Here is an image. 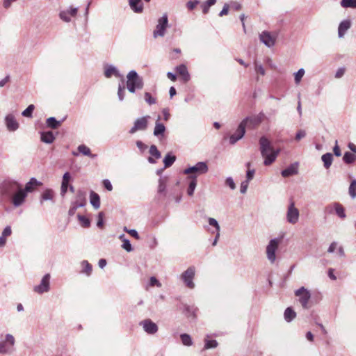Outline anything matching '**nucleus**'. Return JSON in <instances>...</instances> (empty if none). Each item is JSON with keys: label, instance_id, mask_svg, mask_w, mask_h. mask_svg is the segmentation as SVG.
<instances>
[{"label": "nucleus", "instance_id": "f257e3e1", "mask_svg": "<svg viewBox=\"0 0 356 356\" xmlns=\"http://www.w3.org/2000/svg\"><path fill=\"white\" fill-rule=\"evenodd\" d=\"M259 145L261 154L264 159V164L265 165H270L275 161L280 153V150L275 149L269 140L265 136L260 138Z\"/></svg>", "mask_w": 356, "mask_h": 356}, {"label": "nucleus", "instance_id": "f03ea898", "mask_svg": "<svg viewBox=\"0 0 356 356\" xmlns=\"http://www.w3.org/2000/svg\"><path fill=\"white\" fill-rule=\"evenodd\" d=\"M127 88L131 93H135L136 90H141L144 86L143 79L136 71L131 70L127 75Z\"/></svg>", "mask_w": 356, "mask_h": 356}, {"label": "nucleus", "instance_id": "7ed1b4c3", "mask_svg": "<svg viewBox=\"0 0 356 356\" xmlns=\"http://www.w3.org/2000/svg\"><path fill=\"white\" fill-rule=\"evenodd\" d=\"M21 184L14 180H6L0 186V193L5 196H12L17 190L20 189Z\"/></svg>", "mask_w": 356, "mask_h": 356}, {"label": "nucleus", "instance_id": "20e7f679", "mask_svg": "<svg viewBox=\"0 0 356 356\" xmlns=\"http://www.w3.org/2000/svg\"><path fill=\"white\" fill-rule=\"evenodd\" d=\"M281 242V239L278 238H275L271 239L268 244L266 246V257L268 261L273 264L276 260V251L278 249L280 243Z\"/></svg>", "mask_w": 356, "mask_h": 356}, {"label": "nucleus", "instance_id": "39448f33", "mask_svg": "<svg viewBox=\"0 0 356 356\" xmlns=\"http://www.w3.org/2000/svg\"><path fill=\"white\" fill-rule=\"evenodd\" d=\"M209 170L208 165L205 162H198L195 165L189 167L184 170V173L186 175H195L196 177L197 175H204L207 173Z\"/></svg>", "mask_w": 356, "mask_h": 356}, {"label": "nucleus", "instance_id": "423d86ee", "mask_svg": "<svg viewBox=\"0 0 356 356\" xmlns=\"http://www.w3.org/2000/svg\"><path fill=\"white\" fill-rule=\"evenodd\" d=\"M168 25V15L165 14L158 19V24L156 26V29L153 31V37L154 38L158 37H163L165 34Z\"/></svg>", "mask_w": 356, "mask_h": 356}, {"label": "nucleus", "instance_id": "0eeeda50", "mask_svg": "<svg viewBox=\"0 0 356 356\" xmlns=\"http://www.w3.org/2000/svg\"><path fill=\"white\" fill-rule=\"evenodd\" d=\"M195 275V268L194 266H190L182 273L180 275V278L188 288L192 289L195 287V283L193 282Z\"/></svg>", "mask_w": 356, "mask_h": 356}, {"label": "nucleus", "instance_id": "6e6552de", "mask_svg": "<svg viewBox=\"0 0 356 356\" xmlns=\"http://www.w3.org/2000/svg\"><path fill=\"white\" fill-rule=\"evenodd\" d=\"M150 119L149 115H145L141 118H137L134 122L133 127L129 131L130 134H134L137 131H145L148 126L149 120Z\"/></svg>", "mask_w": 356, "mask_h": 356}, {"label": "nucleus", "instance_id": "1a4fd4ad", "mask_svg": "<svg viewBox=\"0 0 356 356\" xmlns=\"http://www.w3.org/2000/svg\"><path fill=\"white\" fill-rule=\"evenodd\" d=\"M264 115L262 113H260L257 115L247 117L241 122L240 124H242L245 129L246 127L253 129L261 123L264 120Z\"/></svg>", "mask_w": 356, "mask_h": 356}, {"label": "nucleus", "instance_id": "9d476101", "mask_svg": "<svg viewBox=\"0 0 356 356\" xmlns=\"http://www.w3.org/2000/svg\"><path fill=\"white\" fill-rule=\"evenodd\" d=\"M296 296L299 298V301L302 307L305 309L308 308V303L311 298V293L309 290L305 289L304 286L295 291Z\"/></svg>", "mask_w": 356, "mask_h": 356}, {"label": "nucleus", "instance_id": "9b49d317", "mask_svg": "<svg viewBox=\"0 0 356 356\" xmlns=\"http://www.w3.org/2000/svg\"><path fill=\"white\" fill-rule=\"evenodd\" d=\"M50 274H45L42 277L40 284L36 285L33 287V291L38 294H42L44 293L48 292L50 289Z\"/></svg>", "mask_w": 356, "mask_h": 356}, {"label": "nucleus", "instance_id": "f8f14e48", "mask_svg": "<svg viewBox=\"0 0 356 356\" xmlns=\"http://www.w3.org/2000/svg\"><path fill=\"white\" fill-rule=\"evenodd\" d=\"M300 213L298 209L295 207L293 202H291L288 207L286 212L287 221L291 224H296L299 220Z\"/></svg>", "mask_w": 356, "mask_h": 356}, {"label": "nucleus", "instance_id": "ddd939ff", "mask_svg": "<svg viewBox=\"0 0 356 356\" xmlns=\"http://www.w3.org/2000/svg\"><path fill=\"white\" fill-rule=\"evenodd\" d=\"M143 330L148 334H154L158 332V325L151 319H145L139 323Z\"/></svg>", "mask_w": 356, "mask_h": 356}, {"label": "nucleus", "instance_id": "4468645a", "mask_svg": "<svg viewBox=\"0 0 356 356\" xmlns=\"http://www.w3.org/2000/svg\"><path fill=\"white\" fill-rule=\"evenodd\" d=\"M27 197V194L22 190V186L20 189L17 190L13 195H12V203L15 207H18L21 206L25 202L26 197Z\"/></svg>", "mask_w": 356, "mask_h": 356}, {"label": "nucleus", "instance_id": "2eb2a0df", "mask_svg": "<svg viewBox=\"0 0 356 356\" xmlns=\"http://www.w3.org/2000/svg\"><path fill=\"white\" fill-rule=\"evenodd\" d=\"M259 39L260 41L268 47L274 46L276 41V37L270 34L268 31H263L259 35Z\"/></svg>", "mask_w": 356, "mask_h": 356}, {"label": "nucleus", "instance_id": "dca6fc26", "mask_svg": "<svg viewBox=\"0 0 356 356\" xmlns=\"http://www.w3.org/2000/svg\"><path fill=\"white\" fill-rule=\"evenodd\" d=\"M5 123L10 131H15L19 128V123L13 114H8L6 116Z\"/></svg>", "mask_w": 356, "mask_h": 356}, {"label": "nucleus", "instance_id": "f3484780", "mask_svg": "<svg viewBox=\"0 0 356 356\" xmlns=\"http://www.w3.org/2000/svg\"><path fill=\"white\" fill-rule=\"evenodd\" d=\"M104 76L106 78H111L112 76H115L123 80V75H122L117 67L113 65H106L104 66Z\"/></svg>", "mask_w": 356, "mask_h": 356}, {"label": "nucleus", "instance_id": "a211bd4d", "mask_svg": "<svg viewBox=\"0 0 356 356\" xmlns=\"http://www.w3.org/2000/svg\"><path fill=\"white\" fill-rule=\"evenodd\" d=\"M245 134V129L242 124L238 125L236 132L229 136V143L234 145L237 141L241 140Z\"/></svg>", "mask_w": 356, "mask_h": 356}, {"label": "nucleus", "instance_id": "6ab92c4d", "mask_svg": "<svg viewBox=\"0 0 356 356\" xmlns=\"http://www.w3.org/2000/svg\"><path fill=\"white\" fill-rule=\"evenodd\" d=\"M168 177H161L159 179V186H158V195L162 197L167 196L166 187L168 184Z\"/></svg>", "mask_w": 356, "mask_h": 356}, {"label": "nucleus", "instance_id": "aec40b11", "mask_svg": "<svg viewBox=\"0 0 356 356\" xmlns=\"http://www.w3.org/2000/svg\"><path fill=\"white\" fill-rule=\"evenodd\" d=\"M175 70L177 73L181 76L184 82H188L190 80L191 76L185 65L181 64L177 66Z\"/></svg>", "mask_w": 356, "mask_h": 356}, {"label": "nucleus", "instance_id": "412c9836", "mask_svg": "<svg viewBox=\"0 0 356 356\" xmlns=\"http://www.w3.org/2000/svg\"><path fill=\"white\" fill-rule=\"evenodd\" d=\"M351 22L349 19L342 21L338 27V36L339 38H343L346 31L350 28Z\"/></svg>", "mask_w": 356, "mask_h": 356}, {"label": "nucleus", "instance_id": "4be33fe9", "mask_svg": "<svg viewBox=\"0 0 356 356\" xmlns=\"http://www.w3.org/2000/svg\"><path fill=\"white\" fill-rule=\"evenodd\" d=\"M42 185V183L38 181L35 178L32 177L25 185L24 188H22L24 191L27 194V193L33 192L35 187L40 186Z\"/></svg>", "mask_w": 356, "mask_h": 356}, {"label": "nucleus", "instance_id": "5701e85b", "mask_svg": "<svg viewBox=\"0 0 356 356\" xmlns=\"http://www.w3.org/2000/svg\"><path fill=\"white\" fill-rule=\"evenodd\" d=\"M73 202L79 204L78 206L83 207L86 204V193L83 191L79 190L76 193L75 200Z\"/></svg>", "mask_w": 356, "mask_h": 356}, {"label": "nucleus", "instance_id": "b1692460", "mask_svg": "<svg viewBox=\"0 0 356 356\" xmlns=\"http://www.w3.org/2000/svg\"><path fill=\"white\" fill-rule=\"evenodd\" d=\"M298 163L291 164L289 167L282 171V176L284 177H288L298 174Z\"/></svg>", "mask_w": 356, "mask_h": 356}, {"label": "nucleus", "instance_id": "393cba45", "mask_svg": "<svg viewBox=\"0 0 356 356\" xmlns=\"http://www.w3.org/2000/svg\"><path fill=\"white\" fill-rule=\"evenodd\" d=\"M160 120L161 118L159 116L156 121L155 127L154 129V135L156 137L163 136L165 131V127L163 123L160 122Z\"/></svg>", "mask_w": 356, "mask_h": 356}, {"label": "nucleus", "instance_id": "a878e982", "mask_svg": "<svg viewBox=\"0 0 356 356\" xmlns=\"http://www.w3.org/2000/svg\"><path fill=\"white\" fill-rule=\"evenodd\" d=\"M71 178L70 174L68 172H66L63 176V181L61 184L60 188V194L62 196H64L67 192L68 183Z\"/></svg>", "mask_w": 356, "mask_h": 356}, {"label": "nucleus", "instance_id": "bb28decb", "mask_svg": "<svg viewBox=\"0 0 356 356\" xmlns=\"http://www.w3.org/2000/svg\"><path fill=\"white\" fill-rule=\"evenodd\" d=\"M90 202L95 209H98L100 207V197L92 191L90 193Z\"/></svg>", "mask_w": 356, "mask_h": 356}, {"label": "nucleus", "instance_id": "cd10ccee", "mask_svg": "<svg viewBox=\"0 0 356 356\" xmlns=\"http://www.w3.org/2000/svg\"><path fill=\"white\" fill-rule=\"evenodd\" d=\"M188 179H189L190 183L187 189V194L189 196H192L194 193L195 189L197 186V179H196V175H191L188 177Z\"/></svg>", "mask_w": 356, "mask_h": 356}, {"label": "nucleus", "instance_id": "c85d7f7f", "mask_svg": "<svg viewBox=\"0 0 356 356\" xmlns=\"http://www.w3.org/2000/svg\"><path fill=\"white\" fill-rule=\"evenodd\" d=\"M77 149L79 153L82 154L84 156H89L91 159H95L97 156V154H92L90 149L83 144L79 145Z\"/></svg>", "mask_w": 356, "mask_h": 356}, {"label": "nucleus", "instance_id": "c756f323", "mask_svg": "<svg viewBox=\"0 0 356 356\" xmlns=\"http://www.w3.org/2000/svg\"><path fill=\"white\" fill-rule=\"evenodd\" d=\"M334 208H335L334 213L337 215L339 218L341 219H344L346 218V214L345 212V209L342 204L339 202H334Z\"/></svg>", "mask_w": 356, "mask_h": 356}, {"label": "nucleus", "instance_id": "7c9ffc66", "mask_svg": "<svg viewBox=\"0 0 356 356\" xmlns=\"http://www.w3.org/2000/svg\"><path fill=\"white\" fill-rule=\"evenodd\" d=\"M41 140L47 144L52 143L55 140V136L51 131L41 133Z\"/></svg>", "mask_w": 356, "mask_h": 356}, {"label": "nucleus", "instance_id": "2f4dec72", "mask_svg": "<svg viewBox=\"0 0 356 356\" xmlns=\"http://www.w3.org/2000/svg\"><path fill=\"white\" fill-rule=\"evenodd\" d=\"M129 5L135 13H139L143 11V6L141 0H129Z\"/></svg>", "mask_w": 356, "mask_h": 356}, {"label": "nucleus", "instance_id": "473e14b6", "mask_svg": "<svg viewBox=\"0 0 356 356\" xmlns=\"http://www.w3.org/2000/svg\"><path fill=\"white\" fill-rule=\"evenodd\" d=\"M321 159L323 162L324 167L328 169L332 163L333 156L331 153H326L321 156Z\"/></svg>", "mask_w": 356, "mask_h": 356}, {"label": "nucleus", "instance_id": "72a5a7b5", "mask_svg": "<svg viewBox=\"0 0 356 356\" xmlns=\"http://www.w3.org/2000/svg\"><path fill=\"white\" fill-rule=\"evenodd\" d=\"M284 319L287 322L292 321L296 316V313L291 307H287L284 313Z\"/></svg>", "mask_w": 356, "mask_h": 356}, {"label": "nucleus", "instance_id": "f704fd0d", "mask_svg": "<svg viewBox=\"0 0 356 356\" xmlns=\"http://www.w3.org/2000/svg\"><path fill=\"white\" fill-rule=\"evenodd\" d=\"M176 161V156L175 155H172L171 153H168L164 159H163V163L165 168H169L170 167L174 162Z\"/></svg>", "mask_w": 356, "mask_h": 356}, {"label": "nucleus", "instance_id": "c9c22d12", "mask_svg": "<svg viewBox=\"0 0 356 356\" xmlns=\"http://www.w3.org/2000/svg\"><path fill=\"white\" fill-rule=\"evenodd\" d=\"M356 160V154L346 152L343 156V161L346 164H351Z\"/></svg>", "mask_w": 356, "mask_h": 356}, {"label": "nucleus", "instance_id": "e433bc0d", "mask_svg": "<svg viewBox=\"0 0 356 356\" xmlns=\"http://www.w3.org/2000/svg\"><path fill=\"white\" fill-rule=\"evenodd\" d=\"M47 125L51 129H57L61 124V122L56 120L54 117H50L47 120Z\"/></svg>", "mask_w": 356, "mask_h": 356}, {"label": "nucleus", "instance_id": "4c0bfd02", "mask_svg": "<svg viewBox=\"0 0 356 356\" xmlns=\"http://www.w3.org/2000/svg\"><path fill=\"white\" fill-rule=\"evenodd\" d=\"M81 266L83 267L82 273L86 274L88 276L90 275L92 273V265L89 264V262L86 260H83L81 262Z\"/></svg>", "mask_w": 356, "mask_h": 356}, {"label": "nucleus", "instance_id": "58836bf2", "mask_svg": "<svg viewBox=\"0 0 356 356\" xmlns=\"http://www.w3.org/2000/svg\"><path fill=\"white\" fill-rule=\"evenodd\" d=\"M180 339L183 345L186 346H191L193 345V340L191 336L188 334H180Z\"/></svg>", "mask_w": 356, "mask_h": 356}, {"label": "nucleus", "instance_id": "ea45409f", "mask_svg": "<svg viewBox=\"0 0 356 356\" xmlns=\"http://www.w3.org/2000/svg\"><path fill=\"white\" fill-rule=\"evenodd\" d=\"M340 5L344 8H356V0H341Z\"/></svg>", "mask_w": 356, "mask_h": 356}, {"label": "nucleus", "instance_id": "a19ab883", "mask_svg": "<svg viewBox=\"0 0 356 356\" xmlns=\"http://www.w3.org/2000/svg\"><path fill=\"white\" fill-rule=\"evenodd\" d=\"M216 3V0H207V1L202 3L201 8L202 9L203 13L207 14L209 10V8L213 6Z\"/></svg>", "mask_w": 356, "mask_h": 356}, {"label": "nucleus", "instance_id": "79ce46f5", "mask_svg": "<svg viewBox=\"0 0 356 356\" xmlns=\"http://www.w3.org/2000/svg\"><path fill=\"white\" fill-rule=\"evenodd\" d=\"M348 193L351 198L354 199L356 197V179H353L350 184L348 188Z\"/></svg>", "mask_w": 356, "mask_h": 356}, {"label": "nucleus", "instance_id": "37998d69", "mask_svg": "<svg viewBox=\"0 0 356 356\" xmlns=\"http://www.w3.org/2000/svg\"><path fill=\"white\" fill-rule=\"evenodd\" d=\"M254 70L257 74H259L261 76H264L266 74V70H265L264 67L257 60H254Z\"/></svg>", "mask_w": 356, "mask_h": 356}, {"label": "nucleus", "instance_id": "c03bdc74", "mask_svg": "<svg viewBox=\"0 0 356 356\" xmlns=\"http://www.w3.org/2000/svg\"><path fill=\"white\" fill-rule=\"evenodd\" d=\"M197 308L191 306L185 307V314L188 317L195 318Z\"/></svg>", "mask_w": 356, "mask_h": 356}, {"label": "nucleus", "instance_id": "a18cd8bd", "mask_svg": "<svg viewBox=\"0 0 356 356\" xmlns=\"http://www.w3.org/2000/svg\"><path fill=\"white\" fill-rule=\"evenodd\" d=\"M77 218L83 227H88L90 225V220L84 216L77 215Z\"/></svg>", "mask_w": 356, "mask_h": 356}, {"label": "nucleus", "instance_id": "49530a36", "mask_svg": "<svg viewBox=\"0 0 356 356\" xmlns=\"http://www.w3.org/2000/svg\"><path fill=\"white\" fill-rule=\"evenodd\" d=\"M145 101L149 104L152 105L156 103V99L154 97L151 93L148 92H145L144 94Z\"/></svg>", "mask_w": 356, "mask_h": 356}, {"label": "nucleus", "instance_id": "de8ad7c7", "mask_svg": "<svg viewBox=\"0 0 356 356\" xmlns=\"http://www.w3.org/2000/svg\"><path fill=\"white\" fill-rule=\"evenodd\" d=\"M54 197V191L51 189L45 190L42 194V200H51Z\"/></svg>", "mask_w": 356, "mask_h": 356}, {"label": "nucleus", "instance_id": "09e8293b", "mask_svg": "<svg viewBox=\"0 0 356 356\" xmlns=\"http://www.w3.org/2000/svg\"><path fill=\"white\" fill-rule=\"evenodd\" d=\"M149 154L155 157L156 159H160L161 156V152L158 150L157 147L154 145H152L149 150Z\"/></svg>", "mask_w": 356, "mask_h": 356}, {"label": "nucleus", "instance_id": "8fccbe9b", "mask_svg": "<svg viewBox=\"0 0 356 356\" xmlns=\"http://www.w3.org/2000/svg\"><path fill=\"white\" fill-rule=\"evenodd\" d=\"M304 74H305V70L303 68L299 69L298 71L295 73L294 79H295V83L296 84H298L300 82Z\"/></svg>", "mask_w": 356, "mask_h": 356}, {"label": "nucleus", "instance_id": "3c124183", "mask_svg": "<svg viewBox=\"0 0 356 356\" xmlns=\"http://www.w3.org/2000/svg\"><path fill=\"white\" fill-rule=\"evenodd\" d=\"M125 96V87L121 84L118 85V97L120 102L124 99Z\"/></svg>", "mask_w": 356, "mask_h": 356}, {"label": "nucleus", "instance_id": "603ef678", "mask_svg": "<svg viewBox=\"0 0 356 356\" xmlns=\"http://www.w3.org/2000/svg\"><path fill=\"white\" fill-rule=\"evenodd\" d=\"M35 106L33 104H30L22 113L24 117L31 118L34 111Z\"/></svg>", "mask_w": 356, "mask_h": 356}, {"label": "nucleus", "instance_id": "864d4df0", "mask_svg": "<svg viewBox=\"0 0 356 356\" xmlns=\"http://www.w3.org/2000/svg\"><path fill=\"white\" fill-rule=\"evenodd\" d=\"M122 248L123 249H124L126 251L130 252L133 250V248H132V246H131V244L129 241V240H128L127 238H123L122 239Z\"/></svg>", "mask_w": 356, "mask_h": 356}, {"label": "nucleus", "instance_id": "5fc2aeb1", "mask_svg": "<svg viewBox=\"0 0 356 356\" xmlns=\"http://www.w3.org/2000/svg\"><path fill=\"white\" fill-rule=\"evenodd\" d=\"M218 342L216 340H205L204 348L210 349L216 348Z\"/></svg>", "mask_w": 356, "mask_h": 356}, {"label": "nucleus", "instance_id": "6e6d98bb", "mask_svg": "<svg viewBox=\"0 0 356 356\" xmlns=\"http://www.w3.org/2000/svg\"><path fill=\"white\" fill-rule=\"evenodd\" d=\"M208 222H209V225L214 227L216 228V231L220 232V225H219L218 221L215 218H209Z\"/></svg>", "mask_w": 356, "mask_h": 356}, {"label": "nucleus", "instance_id": "4d7b16f0", "mask_svg": "<svg viewBox=\"0 0 356 356\" xmlns=\"http://www.w3.org/2000/svg\"><path fill=\"white\" fill-rule=\"evenodd\" d=\"M78 205L79 204H75L73 201L72 202L70 208V209L68 211L69 216H72L74 215L76 209L78 208L81 207L80 206H78Z\"/></svg>", "mask_w": 356, "mask_h": 356}, {"label": "nucleus", "instance_id": "13d9d810", "mask_svg": "<svg viewBox=\"0 0 356 356\" xmlns=\"http://www.w3.org/2000/svg\"><path fill=\"white\" fill-rule=\"evenodd\" d=\"M60 17L65 22H69L70 21V15H69V12L66 10H63L60 13Z\"/></svg>", "mask_w": 356, "mask_h": 356}, {"label": "nucleus", "instance_id": "bf43d9fd", "mask_svg": "<svg viewBox=\"0 0 356 356\" xmlns=\"http://www.w3.org/2000/svg\"><path fill=\"white\" fill-rule=\"evenodd\" d=\"M225 185L229 186L232 190H234L236 188L235 182L231 177H229L225 179Z\"/></svg>", "mask_w": 356, "mask_h": 356}, {"label": "nucleus", "instance_id": "052dcab7", "mask_svg": "<svg viewBox=\"0 0 356 356\" xmlns=\"http://www.w3.org/2000/svg\"><path fill=\"white\" fill-rule=\"evenodd\" d=\"M6 342L10 344V346H13L15 343V339L14 337L10 334H6L5 337Z\"/></svg>", "mask_w": 356, "mask_h": 356}, {"label": "nucleus", "instance_id": "680f3d73", "mask_svg": "<svg viewBox=\"0 0 356 356\" xmlns=\"http://www.w3.org/2000/svg\"><path fill=\"white\" fill-rule=\"evenodd\" d=\"M136 144L137 147L139 149V150L142 153H143L147 149V145H145V143H143L140 140H137Z\"/></svg>", "mask_w": 356, "mask_h": 356}, {"label": "nucleus", "instance_id": "e2e57ef3", "mask_svg": "<svg viewBox=\"0 0 356 356\" xmlns=\"http://www.w3.org/2000/svg\"><path fill=\"white\" fill-rule=\"evenodd\" d=\"M149 286H156L158 287H161V284L155 277H151L149 279Z\"/></svg>", "mask_w": 356, "mask_h": 356}, {"label": "nucleus", "instance_id": "0e129e2a", "mask_svg": "<svg viewBox=\"0 0 356 356\" xmlns=\"http://www.w3.org/2000/svg\"><path fill=\"white\" fill-rule=\"evenodd\" d=\"M254 173V169H248L246 173V181H250L253 179Z\"/></svg>", "mask_w": 356, "mask_h": 356}, {"label": "nucleus", "instance_id": "69168bd1", "mask_svg": "<svg viewBox=\"0 0 356 356\" xmlns=\"http://www.w3.org/2000/svg\"><path fill=\"white\" fill-rule=\"evenodd\" d=\"M249 182L250 181H243L241 184V188H240V192L242 193V194H244L247 192V190H248V184H249Z\"/></svg>", "mask_w": 356, "mask_h": 356}, {"label": "nucleus", "instance_id": "338daca9", "mask_svg": "<svg viewBox=\"0 0 356 356\" xmlns=\"http://www.w3.org/2000/svg\"><path fill=\"white\" fill-rule=\"evenodd\" d=\"M334 202L327 205L325 207V213L327 214H332L334 212L335 208H334Z\"/></svg>", "mask_w": 356, "mask_h": 356}, {"label": "nucleus", "instance_id": "774afa93", "mask_svg": "<svg viewBox=\"0 0 356 356\" xmlns=\"http://www.w3.org/2000/svg\"><path fill=\"white\" fill-rule=\"evenodd\" d=\"M104 213L103 212H99L98 214V220L97 222V226L98 227L102 228L104 225Z\"/></svg>", "mask_w": 356, "mask_h": 356}]
</instances>
